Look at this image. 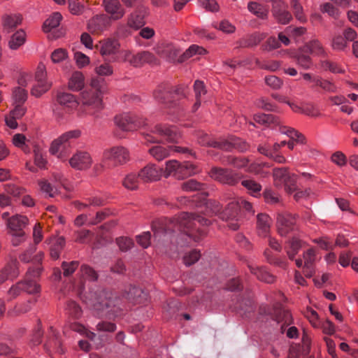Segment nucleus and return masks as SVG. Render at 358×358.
Returning a JSON list of instances; mask_svg holds the SVG:
<instances>
[{
	"label": "nucleus",
	"instance_id": "obj_1",
	"mask_svg": "<svg viewBox=\"0 0 358 358\" xmlns=\"http://www.w3.org/2000/svg\"><path fill=\"white\" fill-rule=\"evenodd\" d=\"M113 73L112 69H98L96 75L92 78L90 85L85 87V76L80 71H74L69 78L68 86L72 91H83L80 94V101L91 115L103 108L102 95L106 90L103 76Z\"/></svg>",
	"mask_w": 358,
	"mask_h": 358
},
{
	"label": "nucleus",
	"instance_id": "obj_2",
	"mask_svg": "<svg viewBox=\"0 0 358 358\" xmlns=\"http://www.w3.org/2000/svg\"><path fill=\"white\" fill-rule=\"evenodd\" d=\"M210 223L208 218L200 215L182 213L177 217L164 219L153 224L154 239L159 241L162 236L178 231L197 242L206 234L201 227L208 226Z\"/></svg>",
	"mask_w": 358,
	"mask_h": 358
},
{
	"label": "nucleus",
	"instance_id": "obj_3",
	"mask_svg": "<svg viewBox=\"0 0 358 358\" xmlns=\"http://www.w3.org/2000/svg\"><path fill=\"white\" fill-rule=\"evenodd\" d=\"M93 309L99 317L114 319L121 315L122 311L121 299L116 296L106 297L96 301Z\"/></svg>",
	"mask_w": 358,
	"mask_h": 358
},
{
	"label": "nucleus",
	"instance_id": "obj_4",
	"mask_svg": "<svg viewBox=\"0 0 358 358\" xmlns=\"http://www.w3.org/2000/svg\"><path fill=\"white\" fill-rule=\"evenodd\" d=\"M207 53V50L202 46L193 44L189 47L182 54L172 45H166L162 51L161 56L171 62H177L179 64L186 62L195 55H203Z\"/></svg>",
	"mask_w": 358,
	"mask_h": 358
},
{
	"label": "nucleus",
	"instance_id": "obj_5",
	"mask_svg": "<svg viewBox=\"0 0 358 358\" xmlns=\"http://www.w3.org/2000/svg\"><path fill=\"white\" fill-rule=\"evenodd\" d=\"M199 172L198 166L190 162L180 163L177 160H169L166 162L164 176L166 178L173 176L176 179L182 180Z\"/></svg>",
	"mask_w": 358,
	"mask_h": 358
},
{
	"label": "nucleus",
	"instance_id": "obj_6",
	"mask_svg": "<svg viewBox=\"0 0 358 358\" xmlns=\"http://www.w3.org/2000/svg\"><path fill=\"white\" fill-rule=\"evenodd\" d=\"M156 100L165 104L168 108H177L178 103L175 96H185L184 86L171 87L168 85H159L153 93Z\"/></svg>",
	"mask_w": 358,
	"mask_h": 358
},
{
	"label": "nucleus",
	"instance_id": "obj_7",
	"mask_svg": "<svg viewBox=\"0 0 358 358\" xmlns=\"http://www.w3.org/2000/svg\"><path fill=\"white\" fill-rule=\"evenodd\" d=\"M148 142L157 143L166 141L169 143H178L180 138V134L174 126L157 124L151 131V134H145Z\"/></svg>",
	"mask_w": 358,
	"mask_h": 358
},
{
	"label": "nucleus",
	"instance_id": "obj_8",
	"mask_svg": "<svg viewBox=\"0 0 358 358\" xmlns=\"http://www.w3.org/2000/svg\"><path fill=\"white\" fill-rule=\"evenodd\" d=\"M80 134L81 132L78 129L71 130L64 133L52 141L50 152L58 157H62V154L65 153L73 145L76 140L80 136Z\"/></svg>",
	"mask_w": 358,
	"mask_h": 358
},
{
	"label": "nucleus",
	"instance_id": "obj_9",
	"mask_svg": "<svg viewBox=\"0 0 358 358\" xmlns=\"http://www.w3.org/2000/svg\"><path fill=\"white\" fill-rule=\"evenodd\" d=\"M100 53L104 61L114 62L121 57L120 43L116 39L107 38L100 42Z\"/></svg>",
	"mask_w": 358,
	"mask_h": 358
},
{
	"label": "nucleus",
	"instance_id": "obj_10",
	"mask_svg": "<svg viewBox=\"0 0 358 358\" xmlns=\"http://www.w3.org/2000/svg\"><path fill=\"white\" fill-rule=\"evenodd\" d=\"M115 124L123 131H133L145 125V120L132 113L116 115Z\"/></svg>",
	"mask_w": 358,
	"mask_h": 358
},
{
	"label": "nucleus",
	"instance_id": "obj_11",
	"mask_svg": "<svg viewBox=\"0 0 358 358\" xmlns=\"http://www.w3.org/2000/svg\"><path fill=\"white\" fill-rule=\"evenodd\" d=\"M273 178L277 186H284L289 194L296 189V176L290 174L286 168H278L273 170Z\"/></svg>",
	"mask_w": 358,
	"mask_h": 358
},
{
	"label": "nucleus",
	"instance_id": "obj_12",
	"mask_svg": "<svg viewBox=\"0 0 358 358\" xmlns=\"http://www.w3.org/2000/svg\"><path fill=\"white\" fill-rule=\"evenodd\" d=\"M220 218L228 222V227L232 230L238 229L241 221L239 215L238 203L236 201L229 203L220 214Z\"/></svg>",
	"mask_w": 358,
	"mask_h": 358
},
{
	"label": "nucleus",
	"instance_id": "obj_13",
	"mask_svg": "<svg viewBox=\"0 0 358 358\" xmlns=\"http://www.w3.org/2000/svg\"><path fill=\"white\" fill-rule=\"evenodd\" d=\"M276 227L281 236H285L296 229V217L288 213H279L277 215Z\"/></svg>",
	"mask_w": 358,
	"mask_h": 358
},
{
	"label": "nucleus",
	"instance_id": "obj_14",
	"mask_svg": "<svg viewBox=\"0 0 358 358\" xmlns=\"http://www.w3.org/2000/svg\"><path fill=\"white\" fill-rule=\"evenodd\" d=\"M42 270V267L39 266L28 270L24 280L21 281L22 282V289L24 292L30 294H34L40 292L41 287L37 284L34 279L40 276Z\"/></svg>",
	"mask_w": 358,
	"mask_h": 358
},
{
	"label": "nucleus",
	"instance_id": "obj_15",
	"mask_svg": "<svg viewBox=\"0 0 358 358\" xmlns=\"http://www.w3.org/2000/svg\"><path fill=\"white\" fill-rule=\"evenodd\" d=\"M272 15L280 24H287L293 19L292 13L287 10V6L282 0H275L273 3Z\"/></svg>",
	"mask_w": 358,
	"mask_h": 358
},
{
	"label": "nucleus",
	"instance_id": "obj_16",
	"mask_svg": "<svg viewBox=\"0 0 358 358\" xmlns=\"http://www.w3.org/2000/svg\"><path fill=\"white\" fill-rule=\"evenodd\" d=\"M129 160L128 150L122 146L113 147L104 150L103 161H110L114 164H122Z\"/></svg>",
	"mask_w": 358,
	"mask_h": 358
},
{
	"label": "nucleus",
	"instance_id": "obj_17",
	"mask_svg": "<svg viewBox=\"0 0 358 358\" xmlns=\"http://www.w3.org/2000/svg\"><path fill=\"white\" fill-rule=\"evenodd\" d=\"M111 20L106 14L96 15L88 21L87 29L93 34H101L110 27Z\"/></svg>",
	"mask_w": 358,
	"mask_h": 358
},
{
	"label": "nucleus",
	"instance_id": "obj_18",
	"mask_svg": "<svg viewBox=\"0 0 358 358\" xmlns=\"http://www.w3.org/2000/svg\"><path fill=\"white\" fill-rule=\"evenodd\" d=\"M210 176L222 183L234 185L238 180L236 173L229 169L214 167L210 172Z\"/></svg>",
	"mask_w": 358,
	"mask_h": 358
},
{
	"label": "nucleus",
	"instance_id": "obj_19",
	"mask_svg": "<svg viewBox=\"0 0 358 358\" xmlns=\"http://www.w3.org/2000/svg\"><path fill=\"white\" fill-rule=\"evenodd\" d=\"M44 349L50 355L52 352H57L59 354L64 352L59 332L52 326L49 328L47 340L44 344Z\"/></svg>",
	"mask_w": 358,
	"mask_h": 358
},
{
	"label": "nucleus",
	"instance_id": "obj_20",
	"mask_svg": "<svg viewBox=\"0 0 358 358\" xmlns=\"http://www.w3.org/2000/svg\"><path fill=\"white\" fill-rule=\"evenodd\" d=\"M71 166L77 170H86L90 168L92 158L86 151L78 150L69 159Z\"/></svg>",
	"mask_w": 358,
	"mask_h": 358
},
{
	"label": "nucleus",
	"instance_id": "obj_21",
	"mask_svg": "<svg viewBox=\"0 0 358 358\" xmlns=\"http://www.w3.org/2000/svg\"><path fill=\"white\" fill-rule=\"evenodd\" d=\"M102 6L106 13L109 14V17L112 20H119L122 19L126 10L121 4L120 0H103Z\"/></svg>",
	"mask_w": 358,
	"mask_h": 358
},
{
	"label": "nucleus",
	"instance_id": "obj_22",
	"mask_svg": "<svg viewBox=\"0 0 358 358\" xmlns=\"http://www.w3.org/2000/svg\"><path fill=\"white\" fill-rule=\"evenodd\" d=\"M130 64L134 66H143V65H159L158 59L152 52L148 51H142L133 55L129 60Z\"/></svg>",
	"mask_w": 358,
	"mask_h": 358
},
{
	"label": "nucleus",
	"instance_id": "obj_23",
	"mask_svg": "<svg viewBox=\"0 0 358 358\" xmlns=\"http://www.w3.org/2000/svg\"><path fill=\"white\" fill-rule=\"evenodd\" d=\"M19 263L16 259H12L7 263L0 271V285L7 280H13L20 273L18 268Z\"/></svg>",
	"mask_w": 358,
	"mask_h": 358
},
{
	"label": "nucleus",
	"instance_id": "obj_24",
	"mask_svg": "<svg viewBox=\"0 0 358 358\" xmlns=\"http://www.w3.org/2000/svg\"><path fill=\"white\" fill-rule=\"evenodd\" d=\"M162 169H158L155 164H148L138 173L139 178L145 182L156 181L160 179Z\"/></svg>",
	"mask_w": 358,
	"mask_h": 358
},
{
	"label": "nucleus",
	"instance_id": "obj_25",
	"mask_svg": "<svg viewBox=\"0 0 358 358\" xmlns=\"http://www.w3.org/2000/svg\"><path fill=\"white\" fill-rule=\"evenodd\" d=\"M303 258L304 261L303 273L306 277L310 278L315 273V250L313 248L307 250L304 252Z\"/></svg>",
	"mask_w": 358,
	"mask_h": 358
},
{
	"label": "nucleus",
	"instance_id": "obj_26",
	"mask_svg": "<svg viewBox=\"0 0 358 358\" xmlns=\"http://www.w3.org/2000/svg\"><path fill=\"white\" fill-rule=\"evenodd\" d=\"M248 148V145L243 140L236 137H230L228 140H222L220 149L230 151L236 149L240 152H244Z\"/></svg>",
	"mask_w": 358,
	"mask_h": 358
},
{
	"label": "nucleus",
	"instance_id": "obj_27",
	"mask_svg": "<svg viewBox=\"0 0 358 358\" xmlns=\"http://www.w3.org/2000/svg\"><path fill=\"white\" fill-rule=\"evenodd\" d=\"M56 101L60 106L68 110L75 108L78 104L73 94L64 92H58L57 93Z\"/></svg>",
	"mask_w": 358,
	"mask_h": 358
},
{
	"label": "nucleus",
	"instance_id": "obj_28",
	"mask_svg": "<svg viewBox=\"0 0 358 358\" xmlns=\"http://www.w3.org/2000/svg\"><path fill=\"white\" fill-rule=\"evenodd\" d=\"M28 218L24 215H15L8 219L7 225L11 232L24 231L28 225Z\"/></svg>",
	"mask_w": 358,
	"mask_h": 358
},
{
	"label": "nucleus",
	"instance_id": "obj_29",
	"mask_svg": "<svg viewBox=\"0 0 358 358\" xmlns=\"http://www.w3.org/2000/svg\"><path fill=\"white\" fill-rule=\"evenodd\" d=\"M279 131L280 133L288 136L292 140L291 141L287 142V143L289 149L290 150L294 149V141L300 143H305V137L303 136V135L293 128L288 127L286 126H280Z\"/></svg>",
	"mask_w": 358,
	"mask_h": 358
},
{
	"label": "nucleus",
	"instance_id": "obj_30",
	"mask_svg": "<svg viewBox=\"0 0 358 358\" xmlns=\"http://www.w3.org/2000/svg\"><path fill=\"white\" fill-rule=\"evenodd\" d=\"M272 317L278 323H283L281 327L282 331L284 325L289 326L292 322V317L290 312L281 306H278L274 308Z\"/></svg>",
	"mask_w": 358,
	"mask_h": 358
},
{
	"label": "nucleus",
	"instance_id": "obj_31",
	"mask_svg": "<svg viewBox=\"0 0 358 358\" xmlns=\"http://www.w3.org/2000/svg\"><path fill=\"white\" fill-rule=\"evenodd\" d=\"M271 220L270 217L264 213L257 215V228L259 236L266 237L270 232Z\"/></svg>",
	"mask_w": 358,
	"mask_h": 358
},
{
	"label": "nucleus",
	"instance_id": "obj_32",
	"mask_svg": "<svg viewBox=\"0 0 358 358\" xmlns=\"http://www.w3.org/2000/svg\"><path fill=\"white\" fill-rule=\"evenodd\" d=\"M249 268L250 272L261 281L266 283H272L275 281V277L271 274L265 267H255L250 265Z\"/></svg>",
	"mask_w": 358,
	"mask_h": 358
},
{
	"label": "nucleus",
	"instance_id": "obj_33",
	"mask_svg": "<svg viewBox=\"0 0 358 358\" xmlns=\"http://www.w3.org/2000/svg\"><path fill=\"white\" fill-rule=\"evenodd\" d=\"M148 293L143 289L131 286L127 293V298L129 300H132L134 303H141L148 299Z\"/></svg>",
	"mask_w": 358,
	"mask_h": 358
},
{
	"label": "nucleus",
	"instance_id": "obj_34",
	"mask_svg": "<svg viewBox=\"0 0 358 358\" xmlns=\"http://www.w3.org/2000/svg\"><path fill=\"white\" fill-rule=\"evenodd\" d=\"M301 248V241L296 237H292L285 243V250L289 259L293 260Z\"/></svg>",
	"mask_w": 358,
	"mask_h": 358
},
{
	"label": "nucleus",
	"instance_id": "obj_35",
	"mask_svg": "<svg viewBox=\"0 0 358 358\" xmlns=\"http://www.w3.org/2000/svg\"><path fill=\"white\" fill-rule=\"evenodd\" d=\"M62 20V16L60 13L55 12L53 13L44 22L43 24V31L45 33L50 32L52 29L57 27L61 20Z\"/></svg>",
	"mask_w": 358,
	"mask_h": 358
},
{
	"label": "nucleus",
	"instance_id": "obj_36",
	"mask_svg": "<svg viewBox=\"0 0 358 358\" xmlns=\"http://www.w3.org/2000/svg\"><path fill=\"white\" fill-rule=\"evenodd\" d=\"M254 120L260 124L265 125V126H270V125H280V122L278 118L271 114H264V113H259L256 114L254 115Z\"/></svg>",
	"mask_w": 358,
	"mask_h": 358
},
{
	"label": "nucleus",
	"instance_id": "obj_37",
	"mask_svg": "<svg viewBox=\"0 0 358 358\" xmlns=\"http://www.w3.org/2000/svg\"><path fill=\"white\" fill-rule=\"evenodd\" d=\"M25 41L26 33L22 29H20L12 35L8 42L9 48L12 50H17L24 43Z\"/></svg>",
	"mask_w": 358,
	"mask_h": 358
},
{
	"label": "nucleus",
	"instance_id": "obj_38",
	"mask_svg": "<svg viewBox=\"0 0 358 358\" xmlns=\"http://www.w3.org/2000/svg\"><path fill=\"white\" fill-rule=\"evenodd\" d=\"M301 51L306 53L315 54L317 55H322L324 52L323 47L318 40L309 41L301 48Z\"/></svg>",
	"mask_w": 358,
	"mask_h": 358
},
{
	"label": "nucleus",
	"instance_id": "obj_39",
	"mask_svg": "<svg viewBox=\"0 0 358 358\" xmlns=\"http://www.w3.org/2000/svg\"><path fill=\"white\" fill-rule=\"evenodd\" d=\"M248 10L261 19H266L268 17V10L262 4L256 1H250L248 5Z\"/></svg>",
	"mask_w": 358,
	"mask_h": 358
},
{
	"label": "nucleus",
	"instance_id": "obj_40",
	"mask_svg": "<svg viewBox=\"0 0 358 358\" xmlns=\"http://www.w3.org/2000/svg\"><path fill=\"white\" fill-rule=\"evenodd\" d=\"M22 20V17L20 15H6L3 18V25L4 29L8 33L14 30L17 25L20 24Z\"/></svg>",
	"mask_w": 358,
	"mask_h": 358
},
{
	"label": "nucleus",
	"instance_id": "obj_41",
	"mask_svg": "<svg viewBox=\"0 0 358 358\" xmlns=\"http://www.w3.org/2000/svg\"><path fill=\"white\" fill-rule=\"evenodd\" d=\"M145 24L144 15L140 13H131L127 20V26L134 29H138Z\"/></svg>",
	"mask_w": 358,
	"mask_h": 358
},
{
	"label": "nucleus",
	"instance_id": "obj_42",
	"mask_svg": "<svg viewBox=\"0 0 358 358\" xmlns=\"http://www.w3.org/2000/svg\"><path fill=\"white\" fill-rule=\"evenodd\" d=\"M148 152L156 160L161 161L169 156L170 149L162 145H155Z\"/></svg>",
	"mask_w": 358,
	"mask_h": 358
},
{
	"label": "nucleus",
	"instance_id": "obj_43",
	"mask_svg": "<svg viewBox=\"0 0 358 358\" xmlns=\"http://www.w3.org/2000/svg\"><path fill=\"white\" fill-rule=\"evenodd\" d=\"M196 136L199 144L220 149L221 141H217L212 140L207 134L203 131H199Z\"/></svg>",
	"mask_w": 358,
	"mask_h": 358
},
{
	"label": "nucleus",
	"instance_id": "obj_44",
	"mask_svg": "<svg viewBox=\"0 0 358 358\" xmlns=\"http://www.w3.org/2000/svg\"><path fill=\"white\" fill-rule=\"evenodd\" d=\"M290 6L296 19L301 23L306 22L307 17L303 13V6L299 3V0H291Z\"/></svg>",
	"mask_w": 358,
	"mask_h": 358
},
{
	"label": "nucleus",
	"instance_id": "obj_45",
	"mask_svg": "<svg viewBox=\"0 0 358 358\" xmlns=\"http://www.w3.org/2000/svg\"><path fill=\"white\" fill-rule=\"evenodd\" d=\"M257 150L261 154L273 159L278 163L282 164L286 162L285 158L282 155L279 153L274 154V152H273L268 146L259 145Z\"/></svg>",
	"mask_w": 358,
	"mask_h": 358
},
{
	"label": "nucleus",
	"instance_id": "obj_46",
	"mask_svg": "<svg viewBox=\"0 0 358 358\" xmlns=\"http://www.w3.org/2000/svg\"><path fill=\"white\" fill-rule=\"evenodd\" d=\"M206 185L201 183L196 180L191 179L182 184V188L185 191H203L206 189Z\"/></svg>",
	"mask_w": 358,
	"mask_h": 358
},
{
	"label": "nucleus",
	"instance_id": "obj_47",
	"mask_svg": "<svg viewBox=\"0 0 358 358\" xmlns=\"http://www.w3.org/2000/svg\"><path fill=\"white\" fill-rule=\"evenodd\" d=\"M138 175L137 176L135 173H129L126 176L124 179L123 180L122 184L124 187L130 190H134L138 188Z\"/></svg>",
	"mask_w": 358,
	"mask_h": 358
},
{
	"label": "nucleus",
	"instance_id": "obj_48",
	"mask_svg": "<svg viewBox=\"0 0 358 358\" xmlns=\"http://www.w3.org/2000/svg\"><path fill=\"white\" fill-rule=\"evenodd\" d=\"M66 313L75 319L79 318L83 313L80 306L73 301H69L66 303Z\"/></svg>",
	"mask_w": 358,
	"mask_h": 358
},
{
	"label": "nucleus",
	"instance_id": "obj_49",
	"mask_svg": "<svg viewBox=\"0 0 358 358\" xmlns=\"http://www.w3.org/2000/svg\"><path fill=\"white\" fill-rule=\"evenodd\" d=\"M241 185L255 196H256L262 189L261 185L253 180H243L241 181Z\"/></svg>",
	"mask_w": 358,
	"mask_h": 358
},
{
	"label": "nucleus",
	"instance_id": "obj_50",
	"mask_svg": "<svg viewBox=\"0 0 358 358\" xmlns=\"http://www.w3.org/2000/svg\"><path fill=\"white\" fill-rule=\"evenodd\" d=\"M80 271L81 273V276L83 278L87 279L91 281H95L98 278V275L96 272L88 265L83 264L80 266Z\"/></svg>",
	"mask_w": 358,
	"mask_h": 358
},
{
	"label": "nucleus",
	"instance_id": "obj_51",
	"mask_svg": "<svg viewBox=\"0 0 358 358\" xmlns=\"http://www.w3.org/2000/svg\"><path fill=\"white\" fill-rule=\"evenodd\" d=\"M14 104H23L27 99V92L25 90L17 87L13 91Z\"/></svg>",
	"mask_w": 358,
	"mask_h": 358
},
{
	"label": "nucleus",
	"instance_id": "obj_52",
	"mask_svg": "<svg viewBox=\"0 0 358 358\" xmlns=\"http://www.w3.org/2000/svg\"><path fill=\"white\" fill-rule=\"evenodd\" d=\"M280 47V43L275 36H270L262 45V50L263 51L270 52L273 50L278 49Z\"/></svg>",
	"mask_w": 358,
	"mask_h": 358
},
{
	"label": "nucleus",
	"instance_id": "obj_53",
	"mask_svg": "<svg viewBox=\"0 0 358 358\" xmlns=\"http://www.w3.org/2000/svg\"><path fill=\"white\" fill-rule=\"evenodd\" d=\"M320 11L327 13L329 16L336 19L339 16V10L331 3H324L320 5Z\"/></svg>",
	"mask_w": 358,
	"mask_h": 358
},
{
	"label": "nucleus",
	"instance_id": "obj_54",
	"mask_svg": "<svg viewBox=\"0 0 358 358\" xmlns=\"http://www.w3.org/2000/svg\"><path fill=\"white\" fill-rule=\"evenodd\" d=\"M68 57V52L66 49L57 48L51 54V59L54 64H59Z\"/></svg>",
	"mask_w": 358,
	"mask_h": 358
},
{
	"label": "nucleus",
	"instance_id": "obj_55",
	"mask_svg": "<svg viewBox=\"0 0 358 358\" xmlns=\"http://www.w3.org/2000/svg\"><path fill=\"white\" fill-rule=\"evenodd\" d=\"M79 262L78 261H72L71 262H63L62 268L63 269V274L65 277L72 275L76 269L78 267Z\"/></svg>",
	"mask_w": 358,
	"mask_h": 358
},
{
	"label": "nucleus",
	"instance_id": "obj_56",
	"mask_svg": "<svg viewBox=\"0 0 358 358\" xmlns=\"http://www.w3.org/2000/svg\"><path fill=\"white\" fill-rule=\"evenodd\" d=\"M51 87V84H38L36 83L31 91V94L36 98L41 97L43 94L48 92Z\"/></svg>",
	"mask_w": 358,
	"mask_h": 358
},
{
	"label": "nucleus",
	"instance_id": "obj_57",
	"mask_svg": "<svg viewBox=\"0 0 358 358\" xmlns=\"http://www.w3.org/2000/svg\"><path fill=\"white\" fill-rule=\"evenodd\" d=\"M236 308H238L243 313H250L253 310V301L250 297L243 299L238 302Z\"/></svg>",
	"mask_w": 358,
	"mask_h": 358
},
{
	"label": "nucleus",
	"instance_id": "obj_58",
	"mask_svg": "<svg viewBox=\"0 0 358 358\" xmlns=\"http://www.w3.org/2000/svg\"><path fill=\"white\" fill-rule=\"evenodd\" d=\"M206 213L208 215H218L220 217V214L222 213V206H220V203L216 201H209L206 203Z\"/></svg>",
	"mask_w": 358,
	"mask_h": 358
},
{
	"label": "nucleus",
	"instance_id": "obj_59",
	"mask_svg": "<svg viewBox=\"0 0 358 358\" xmlns=\"http://www.w3.org/2000/svg\"><path fill=\"white\" fill-rule=\"evenodd\" d=\"M34 154L35 164L41 169L45 168L47 162L46 159L43 157V155L41 148L38 146H35Z\"/></svg>",
	"mask_w": 358,
	"mask_h": 358
},
{
	"label": "nucleus",
	"instance_id": "obj_60",
	"mask_svg": "<svg viewBox=\"0 0 358 358\" xmlns=\"http://www.w3.org/2000/svg\"><path fill=\"white\" fill-rule=\"evenodd\" d=\"M201 257L200 252L194 250L189 253H187L183 257V262L187 266H191L196 262Z\"/></svg>",
	"mask_w": 358,
	"mask_h": 358
},
{
	"label": "nucleus",
	"instance_id": "obj_61",
	"mask_svg": "<svg viewBox=\"0 0 358 358\" xmlns=\"http://www.w3.org/2000/svg\"><path fill=\"white\" fill-rule=\"evenodd\" d=\"M43 334L41 322L39 321L30 341L31 347L38 345L41 343Z\"/></svg>",
	"mask_w": 358,
	"mask_h": 358
},
{
	"label": "nucleus",
	"instance_id": "obj_62",
	"mask_svg": "<svg viewBox=\"0 0 358 358\" xmlns=\"http://www.w3.org/2000/svg\"><path fill=\"white\" fill-rule=\"evenodd\" d=\"M35 79L38 84H51L52 82L48 78L45 69H38L35 74Z\"/></svg>",
	"mask_w": 358,
	"mask_h": 358
},
{
	"label": "nucleus",
	"instance_id": "obj_63",
	"mask_svg": "<svg viewBox=\"0 0 358 358\" xmlns=\"http://www.w3.org/2000/svg\"><path fill=\"white\" fill-rule=\"evenodd\" d=\"M227 163L236 168H243L248 166V160L245 158H238L232 156L227 157Z\"/></svg>",
	"mask_w": 358,
	"mask_h": 358
},
{
	"label": "nucleus",
	"instance_id": "obj_64",
	"mask_svg": "<svg viewBox=\"0 0 358 358\" xmlns=\"http://www.w3.org/2000/svg\"><path fill=\"white\" fill-rule=\"evenodd\" d=\"M348 42L342 36H336L333 38L332 48L336 50H343L347 47Z\"/></svg>",
	"mask_w": 358,
	"mask_h": 358
}]
</instances>
